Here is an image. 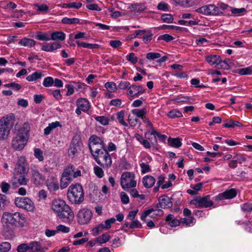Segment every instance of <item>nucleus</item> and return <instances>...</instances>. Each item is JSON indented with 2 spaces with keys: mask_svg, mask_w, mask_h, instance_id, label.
<instances>
[{
  "mask_svg": "<svg viewBox=\"0 0 252 252\" xmlns=\"http://www.w3.org/2000/svg\"><path fill=\"white\" fill-rule=\"evenodd\" d=\"M52 209L57 216L63 222L70 223L74 218L73 212L71 208L63 200H54Z\"/></svg>",
  "mask_w": 252,
  "mask_h": 252,
  "instance_id": "1",
  "label": "nucleus"
},
{
  "mask_svg": "<svg viewBox=\"0 0 252 252\" xmlns=\"http://www.w3.org/2000/svg\"><path fill=\"white\" fill-rule=\"evenodd\" d=\"M2 221L7 227H23L26 222V219L25 215L19 212H5L2 215Z\"/></svg>",
  "mask_w": 252,
  "mask_h": 252,
  "instance_id": "2",
  "label": "nucleus"
},
{
  "mask_svg": "<svg viewBox=\"0 0 252 252\" xmlns=\"http://www.w3.org/2000/svg\"><path fill=\"white\" fill-rule=\"evenodd\" d=\"M96 163L104 169H109L112 165V159L109 152L105 148L95 149L91 154Z\"/></svg>",
  "mask_w": 252,
  "mask_h": 252,
  "instance_id": "3",
  "label": "nucleus"
},
{
  "mask_svg": "<svg viewBox=\"0 0 252 252\" xmlns=\"http://www.w3.org/2000/svg\"><path fill=\"white\" fill-rule=\"evenodd\" d=\"M15 121V115L10 113L0 119V140L6 139Z\"/></svg>",
  "mask_w": 252,
  "mask_h": 252,
  "instance_id": "4",
  "label": "nucleus"
},
{
  "mask_svg": "<svg viewBox=\"0 0 252 252\" xmlns=\"http://www.w3.org/2000/svg\"><path fill=\"white\" fill-rule=\"evenodd\" d=\"M67 195L71 203L80 204L84 199L82 186L79 184L70 186L68 189Z\"/></svg>",
  "mask_w": 252,
  "mask_h": 252,
  "instance_id": "5",
  "label": "nucleus"
},
{
  "mask_svg": "<svg viewBox=\"0 0 252 252\" xmlns=\"http://www.w3.org/2000/svg\"><path fill=\"white\" fill-rule=\"evenodd\" d=\"M190 204L194 205L195 208H207L217 207L212 200L210 199V195H206L204 197H196L195 198L191 200Z\"/></svg>",
  "mask_w": 252,
  "mask_h": 252,
  "instance_id": "6",
  "label": "nucleus"
},
{
  "mask_svg": "<svg viewBox=\"0 0 252 252\" xmlns=\"http://www.w3.org/2000/svg\"><path fill=\"white\" fill-rule=\"evenodd\" d=\"M134 174L130 172H126L122 174L121 177V186L125 190L136 186V181L134 180Z\"/></svg>",
  "mask_w": 252,
  "mask_h": 252,
  "instance_id": "7",
  "label": "nucleus"
},
{
  "mask_svg": "<svg viewBox=\"0 0 252 252\" xmlns=\"http://www.w3.org/2000/svg\"><path fill=\"white\" fill-rule=\"evenodd\" d=\"M82 145L81 138L79 135H75L70 143L68 149V156L74 158L77 157L81 151V147Z\"/></svg>",
  "mask_w": 252,
  "mask_h": 252,
  "instance_id": "8",
  "label": "nucleus"
},
{
  "mask_svg": "<svg viewBox=\"0 0 252 252\" xmlns=\"http://www.w3.org/2000/svg\"><path fill=\"white\" fill-rule=\"evenodd\" d=\"M14 203L17 207L24 209L28 211H33L35 208L33 201L28 197H16L15 198Z\"/></svg>",
  "mask_w": 252,
  "mask_h": 252,
  "instance_id": "9",
  "label": "nucleus"
},
{
  "mask_svg": "<svg viewBox=\"0 0 252 252\" xmlns=\"http://www.w3.org/2000/svg\"><path fill=\"white\" fill-rule=\"evenodd\" d=\"M195 11L205 15H222L223 13L220 10L219 7L214 4H208L201 6Z\"/></svg>",
  "mask_w": 252,
  "mask_h": 252,
  "instance_id": "10",
  "label": "nucleus"
},
{
  "mask_svg": "<svg viewBox=\"0 0 252 252\" xmlns=\"http://www.w3.org/2000/svg\"><path fill=\"white\" fill-rule=\"evenodd\" d=\"M106 145L102 137L92 135L89 138V148L91 154L95 151V149L105 148Z\"/></svg>",
  "mask_w": 252,
  "mask_h": 252,
  "instance_id": "11",
  "label": "nucleus"
},
{
  "mask_svg": "<svg viewBox=\"0 0 252 252\" xmlns=\"http://www.w3.org/2000/svg\"><path fill=\"white\" fill-rule=\"evenodd\" d=\"M32 181L35 186L42 185L46 180L45 177L36 168H31Z\"/></svg>",
  "mask_w": 252,
  "mask_h": 252,
  "instance_id": "12",
  "label": "nucleus"
},
{
  "mask_svg": "<svg viewBox=\"0 0 252 252\" xmlns=\"http://www.w3.org/2000/svg\"><path fill=\"white\" fill-rule=\"evenodd\" d=\"M92 217V213L89 209H83L78 213V222L80 224H86L90 222Z\"/></svg>",
  "mask_w": 252,
  "mask_h": 252,
  "instance_id": "13",
  "label": "nucleus"
},
{
  "mask_svg": "<svg viewBox=\"0 0 252 252\" xmlns=\"http://www.w3.org/2000/svg\"><path fill=\"white\" fill-rule=\"evenodd\" d=\"M237 194V189H226L224 192L219 193L214 197L215 200H223L225 199H231L235 198Z\"/></svg>",
  "mask_w": 252,
  "mask_h": 252,
  "instance_id": "14",
  "label": "nucleus"
},
{
  "mask_svg": "<svg viewBox=\"0 0 252 252\" xmlns=\"http://www.w3.org/2000/svg\"><path fill=\"white\" fill-rule=\"evenodd\" d=\"M28 139L24 136L16 135L12 141V146L16 150H22L27 144Z\"/></svg>",
  "mask_w": 252,
  "mask_h": 252,
  "instance_id": "15",
  "label": "nucleus"
},
{
  "mask_svg": "<svg viewBox=\"0 0 252 252\" xmlns=\"http://www.w3.org/2000/svg\"><path fill=\"white\" fill-rule=\"evenodd\" d=\"M135 33L134 37L141 38L145 44L150 42L153 36L151 31H146V30H136L135 31Z\"/></svg>",
  "mask_w": 252,
  "mask_h": 252,
  "instance_id": "16",
  "label": "nucleus"
},
{
  "mask_svg": "<svg viewBox=\"0 0 252 252\" xmlns=\"http://www.w3.org/2000/svg\"><path fill=\"white\" fill-rule=\"evenodd\" d=\"M171 198L166 195H163L158 198V203L156 205L157 208L160 207L162 209L170 208L172 207L173 203Z\"/></svg>",
  "mask_w": 252,
  "mask_h": 252,
  "instance_id": "17",
  "label": "nucleus"
},
{
  "mask_svg": "<svg viewBox=\"0 0 252 252\" xmlns=\"http://www.w3.org/2000/svg\"><path fill=\"white\" fill-rule=\"evenodd\" d=\"M27 165L28 164L26 158L23 157H20L18 159L15 165V170L20 174H23L26 172Z\"/></svg>",
  "mask_w": 252,
  "mask_h": 252,
  "instance_id": "18",
  "label": "nucleus"
},
{
  "mask_svg": "<svg viewBox=\"0 0 252 252\" xmlns=\"http://www.w3.org/2000/svg\"><path fill=\"white\" fill-rule=\"evenodd\" d=\"M156 209L154 208H150L148 210H145L142 213L140 219L143 221H146V218L149 216L151 218H155L158 216H161L163 214V211L161 209H158L157 213H153L154 211H155Z\"/></svg>",
  "mask_w": 252,
  "mask_h": 252,
  "instance_id": "19",
  "label": "nucleus"
},
{
  "mask_svg": "<svg viewBox=\"0 0 252 252\" xmlns=\"http://www.w3.org/2000/svg\"><path fill=\"white\" fill-rule=\"evenodd\" d=\"M206 61L209 63L210 65H212L214 64H219L223 63L225 64L224 68H227L228 67V63L225 61H222L220 57L216 55H211L206 57Z\"/></svg>",
  "mask_w": 252,
  "mask_h": 252,
  "instance_id": "20",
  "label": "nucleus"
},
{
  "mask_svg": "<svg viewBox=\"0 0 252 252\" xmlns=\"http://www.w3.org/2000/svg\"><path fill=\"white\" fill-rule=\"evenodd\" d=\"M31 129L30 125L29 123L25 122L23 125L18 129L17 135L20 136H23L27 139H29L30 131Z\"/></svg>",
  "mask_w": 252,
  "mask_h": 252,
  "instance_id": "21",
  "label": "nucleus"
},
{
  "mask_svg": "<svg viewBox=\"0 0 252 252\" xmlns=\"http://www.w3.org/2000/svg\"><path fill=\"white\" fill-rule=\"evenodd\" d=\"M143 92L144 91L142 89V86L140 85H130L127 90V94L132 97L142 94Z\"/></svg>",
  "mask_w": 252,
  "mask_h": 252,
  "instance_id": "22",
  "label": "nucleus"
},
{
  "mask_svg": "<svg viewBox=\"0 0 252 252\" xmlns=\"http://www.w3.org/2000/svg\"><path fill=\"white\" fill-rule=\"evenodd\" d=\"M77 107L82 110V111L86 112L90 108V103L86 99L84 98H80L76 100Z\"/></svg>",
  "mask_w": 252,
  "mask_h": 252,
  "instance_id": "23",
  "label": "nucleus"
},
{
  "mask_svg": "<svg viewBox=\"0 0 252 252\" xmlns=\"http://www.w3.org/2000/svg\"><path fill=\"white\" fill-rule=\"evenodd\" d=\"M30 251L31 252H45L48 248L42 247L40 243L37 241H32L29 243Z\"/></svg>",
  "mask_w": 252,
  "mask_h": 252,
  "instance_id": "24",
  "label": "nucleus"
},
{
  "mask_svg": "<svg viewBox=\"0 0 252 252\" xmlns=\"http://www.w3.org/2000/svg\"><path fill=\"white\" fill-rule=\"evenodd\" d=\"M142 182L146 188H152L156 182V179L151 175H147L143 177Z\"/></svg>",
  "mask_w": 252,
  "mask_h": 252,
  "instance_id": "25",
  "label": "nucleus"
},
{
  "mask_svg": "<svg viewBox=\"0 0 252 252\" xmlns=\"http://www.w3.org/2000/svg\"><path fill=\"white\" fill-rule=\"evenodd\" d=\"M62 126V125H61L60 123L58 121H56L55 122H53L52 123H50L48 125V126H47L44 129V134L45 135H48L51 133L52 131L56 128L57 127H61Z\"/></svg>",
  "mask_w": 252,
  "mask_h": 252,
  "instance_id": "26",
  "label": "nucleus"
},
{
  "mask_svg": "<svg viewBox=\"0 0 252 252\" xmlns=\"http://www.w3.org/2000/svg\"><path fill=\"white\" fill-rule=\"evenodd\" d=\"M165 221L168 222L169 224L171 227H176L179 226L181 222V220H178L174 218V217L172 214H169L165 218Z\"/></svg>",
  "mask_w": 252,
  "mask_h": 252,
  "instance_id": "27",
  "label": "nucleus"
},
{
  "mask_svg": "<svg viewBox=\"0 0 252 252\" xmlns=\"http://www.w3.org/2000/svg\"><path fill=\"white\" fill-rule=\"evenodd\" d=\"M48 189L50 191H56L59 189V186L57 179L54 177H52L50 182L47 183Z\"/></svg>",
  "mask_w": 252,
  "mask_h": 252,
  "instance_id": "28",
  "label": "nucleus"
},
{
  "mask_svg": "<svg viewBox=\"0 0 252 252\" xmlns=\"http://www.w3.org/2000/svg\"><path fill=\"white\" fill-rule=\"evenodd\" d=\"M65 38V34L63 32H54L51 34V39L55 41H63Z\"/></svg>",
  "mask_w": 252,
  "mask_h": 252,
  "instance_id": "29",
  "label": "nucleus"
},
{
  "mask_svg": "<svg viewBox=\"0 0 252 252\" xmlns=\"http://www.w3.org/2000/svg\"><path fill=\"white\" fill-rule=\"evenodd\" d=\"M72 178L67 177L62 174L60 180V187L61 189L66 188L71 183Z\"/></svg>",
  "mask_w": 252,
  "mask_h": 252,
  "instance_id": "30",
  "label": "nucleus"
},
{
  "mask_svg": "<svg viewBox=\"0 0 252 252\" xmlns=\"http://www.w3.org/2000/svg\"><path fill=\"white\" fill-rule=\"evenodd\" d=\"M35 43L36 41L33 39L26 37L22 39L19 42V44L28 47H32L34 46L35 45Z\"/></svg>",
  "mask_w": 252,
  "mask_h": 252,
  "instance_id": "31",
  "label": "nucleus"
},
{
  "mask_svg": "<svg viewBox=\"0 0 252 252\" xmlns=\"http://www.w3.org/2000/svg\"><path fill=\"white\" fill-rule=\"evenodd\" d=\"M243 126L242 124L238 121L229 120L223 125V126L228 128H234L236 126L241 127Z\"/></svg>",
  "mask_w": 252,
  "mask_h": 252,
  "instance_id": "32",
  "label": "nucleus"
},
{
  "mask_svg": "<svg viewBox=\"0 0 252 252\" xmlns=\"http://www.w3.org/2000/svg\"><path fill=\"white\" fill-rule=\"evenodd\" d=\"M168 143L170 146L176 148H179L182 145L181 139L179 138H169L168 139Z\"/></svg>",
  "mask_w": 252,
  "mask_h": 252,
  "instance_id": "33",
  "label": "nucleus"
},
{
  "mask_svg": "<svg viewBox=\"0 0 252 252\" xmlns=\"http://www.w3.org/2000/svg\"><path fill=\"white\" fill-rule=\"evenodd\" d=\"M131 113L133 115L136 116L137 118H142L143 116H145L147 113V110L146 108H144L142 109H134L131 110Z\"/></svg>",
  "mask_w": 252,
  "mask_h": 252,
  "instance_id": "34",
  "label": "nucleus"
},
{
  "mask_svg": "<svg viewBox=\"0 0 252 252\" xmlns=\"http://www.w3.org/2000/svg\"><path fill=\"white\" fill-rule=\"evenodd\" d=\"M42 76V73L40 71H35L26 77V79L29 81H33L40 79Z\"/></svg>",
  "mask_w": 252,
  "mask_h": 252,
  "instance_id": "35",
  "label": "nucleus"
},
{
  "mask_svg": "<svg viewBox=\"0 0 252 252\" xmlns=\"http://www.w3.org/2000/svg\"><path fill=\"white\" fill-rule=\"evenodd\" d=\"M181 222L183 224L187 226H190L194 225L195 222V219L193 217L181 218Z\"/></svg>",
  "mask_w": 252,
  "mask_h": 252,
  "instance_id": "36",
  "label": "nucleus"
},
{
  "mask_svg": "<svg viewBox=\"0 0 252 252\" xmlns=\"http://www.w3.org/2000/svg\"><path fill=\"white\" fill-rule=\"evenodd\" d=\"M117 119L119 123L124 126H127L128 124L124 120L125 112L121 110L116 113Z\"/></svg>",
  "mask_w": 252,
  "mask_h": 252,
  "instance_id": "37",
  "label": "nucleus"
},
{
  "mask_svg": "<svg viewBox=\"0 0 252 252\" xmlns=\"http://www.w3.org/2000/svg\"><path fill=\"white\" fill-rule=\"evenodd\" d=\"M94 118L97 122L103 126H106L109 125L110 120L107 117L104 116H94Z\"/></svg>",
  "mask_w": 252,
  "mask_h": 252,
  "instance_id": "38",
  "label": "nucleus"
},
{
  "mask_svg": "<svg viewBox=\"0 0 252 252\" xmlns=\"http://www.w3.org/2000/svg\"><path fill=\"white\" fill-rule=\"evenodd\" d=\"M110 236L108 233H104L96 238V241L99 244H104L110 239Z\"/></svg>",
  "mask_w": 252,
  "mask_h": 252,
  "instance_id": "39",
  "label": "nucleus"
},
{
  "mask_svg": "<svg viewBox=\"0 0 252 252\" xmlns=\"http://www.w3.org/2000/svg\"><path fill=\"white\" fill-rule=\"evenodd\" d=\"M74 169H75V167L73 165H69L64 169L62 174L67 176V177L72 178V177H73Z\"/></svg>",
  "mask_w": 252,
  "mask_h": 252,
  "instance_id": "40",
  "label": "nucleus"
},
{
  "mask_svg": "<svg viewBox=\"0 0 252 252\" xmlns=\"http://www.w3.org/2000/svg\"><path fill=\"white\" fill-rule=\"evenodd\" d=\"M80 22L79 19L76 18H69L67 17H64L62 20V23L64 24H78Z\"/></svg>",
  "mask_w": 252,
  "mask_h": 252,
  "instance_id": "41",
  "label": "nucleus"
},
{
  "mask_svg": "<svg viewBox=\"0 0 252 252\" xmlns=\"http://www.w3.org/2000/svg\"><path fill=\"white\" fill-rule=\"evenodd\" d=\"M238 73L241 75L252 74V65L245 68L239 69Z\"/></svg>",
  "mask_w": 252,
  "mask_h": 252,
  "instance_id": "42",
  "label": "nucleus"
},
{
  "mask_svg": "<svg viewBox=\"0 0 252 252\" xmlns=\"http://www.w3.org/2000/svg\"><path fill=\"white\" fill-rule=\"evenodd\" d=\"M167 116L168 117H169L170 118L174 119L176 118L181 117L183 116V115H182V113L180 111H179L178 110L173 109V110H170L168 112Z\"/></svg>",
  "mask_w": 252,
  "mask_h": 252,
  "instance_id": "43",
  "label": "nucleus"
},
{
  "mask_svg": "<svg viewBox=\"0 0 252 252\" xmlns=\"http://www.w3.org/2000/svg\"><path fill=\"white\" fill-rule=\"evenodd\" d=\"M33 6L37 8V11L47 12L49 10V6L46 4L33 3Z\"/></svg>",
  "mask_w": 252,
  "mask_h": 252,
  "instance_id": "44",
  "label": "nucleus"
},
{
  "mask_svg": "<svg viewBox=\"0 0 252 252\" xmlns=\"http://www.w3.org/2000/svg\"><path fill=\"white\" fill-rule=\"evenodd\" d=\"M11 248V245L9 242H4L0 244V252H8Z\"/></svg>",
  "mask_w": 252,
  "mask_h": 252,
  "instance_id": "45",
  "label": "nucleus"
},
{
  "mask_svg": "<svg viewBox=\"0 0 252 252\" xmlns=\"http://www.w3.org/2000/svg\"><path fill=\"white\" fill-rule=\"evenodd\" d=\"M7 203V196L0 193V212L4 210Z\"/></svg>",
  "mask_w": 252,
  "mask_h": 252,
  "instance_id": "46",
  "label": "nucleus"
},
{
  "mask_svg": "<svg viewBox=\"0 0 252 252\" xmlns=\"http://www.w3.org/2000/svg\"><path fill=\"white\" fill-rule=\"evenodd\" d=\"M105 229L104 228L103 224L100 223L98 225L93 228L92 230V234L94 236H97L100 232L103 231Z\"/></svg>",
  "mask_w": 252,
  "mask_h": 252,
  "instance_id": "47",
  "label": "nucleus"
},
{
  "mask_svg": "<svg viewBox=\"0 0 252 252\" xmlns=\"http://www.w3.org/2000/svg\"><path fill=\"white\" fill-rule=\"evenodd\" d=\"M36 38L39 40L41 41H49L51 39V37H50L48 34L46 32L42 33L41 32H38L36 35Z\"/></svg>",
  "mask_w": 252,
  "mask_h": 252,
  "instance_id": "48",
  "label": "nucleus"
},
{
  "mask_svg": "<svg viewBox=\"0 0 252 252\" xmlns=\"http://www.w3.org/2000/svg\"><path fill=\"white\" fill-rule=\"evenodd\" d=\"M102 168H103L102 167H99L97 165L94 167V174L97 177L99 178H101L104 176V171Z\"/></svg>",
  "mask_w": 252,
  "mask_h": 252,
  "instance_id": "49",
  "label": "nucleus"
},
{
  "mask_svg": "<svg viewBox=\"0 0 252 252\" xmlns=\"http://www.w3.org/2000/svg\"><path fill=\"white\" fill-rule=\"evenodd\" d=\"M105 87L110 92H114L117 90L116 85L114 82H106L105 84Z\"/></svg>",
  "mask_w": 252,
  "mask_h": 252,
  "instance_id": "50",
  "label": "nucleus"
},
{
  "mask_svg": "<svg viewBox=\"0 0 252 252\" xmlns=\"http://www.w3.org/2000/svg\"><path fill=\"white\" fill-rule=\"evenodd\" d=\"M150 134L151 135H153L155 136V141L156 142H157L156 136H157L161 141H164L167 138V136L165 135L161 134L159 132H157L156 130L151 131V133H150Z\"/></svg>",
  "mask_w": 252,
  "mask_h": 252,
  "instance_id": "51",
  "label": "nucleus"
},
{
  "mask_svg": "<svg viewBox=\"0 0 252 252\" xmlns=\"http://www.w3.org/2000/svg\"><path fill=\"white\" fill-rule=\"evenodd\" d=\"M17 252H26L30 251L29 244L23 243L18 246L17 247Z\"/></svg>",
  "mask_w": 252,
  "mask_h": 252,
  "instance_id": "52",
  "label": "nucleus"
},
{
  "mask_svg": "<svg viewBox=\"0 0 252 252\" xmlns=\"http://www.w3.org/2000/svg\"><path fill=\"white\" fill-rule=\"evenodd\" d=\"M4 87L5 88H11L14 91H18L21 89V85L15 82L5 84L4 85Z\"/></svg>",
  "mask_w": 252,
  "mask_h": 252,
  "instance_id": "53",
  "label": "nucleus"
},
{
  "mask_svg": "<svg viewBox=\"0 0 252 252\" xmlns=\"http://www.w3.org/2000/svg\"><path fill=\"white\" fill-rule=\"evenodd\" d=\"M126 60L132 64H135L138 61V58L133 52L130 53L126 56Z\"/></svg>",
  "mask_w": 252,
  "mask_h": 252,
  "instance_id": "54",
  "label": "nucleus"
},
{
  "mask_svg": "<svg viewBox=\"0 0 252 252\" xmlns=\"http://www.w3.org/2000/svg\"><path fill=\"white\" fill-rule=\"evenodd\" d=\"M34 155L39 161H42L44 159L42 151L39 148H36L34 150Z\"/></svg>",
  "mask_w": 252,
  "mask_h": 252,
  "instance_id": "55",
  "label": "nucleus"
},
{
  "mask_svg": "<svg viewBox=\"0 0 252 252\" xmlns=\"http://www.w3.org/2000/svg\"><path fill=\"white\" fill-rule=\"evenodd\" d=\"M161 19L165 23H171L173 21V17L171 14H164L161 16Z\"/></svg>",
  "mask_w": 252,
  "mask_h": 252,
  "instance_id": "56",
  "label": "nucleus"
},
{
  "mask_svg": "<svg viewBox=\"0 0 252 252\" xmlns=\"http://www.w3.org/2000/svg\"><path fill=\"white\" fill-rule=\"evenodd\" d=\"M116 219L114 218L106 220L103 224L104 228L106 230L109 229L111 227V224L114 223Z\"/></svg>",
  "mask_w": 252,
  "mask_h": 252,
  "instance_id": "57",
  "label": "nucleus"
},
{
  "mask_svg": "<svg viewBox=\"0 0 252 252\" xmlns=\"http://www.w3.org/2000/svg\"><path fill=\"white\" fill-rule=\"evenodd\" d=\"M54 83V79L52 77H47L45 78L43 82V85L46 87L52 86Z\"/></svg>",
  "mask_w": 252,
  "mask_h": 252,
  "instance_id": "58",
  "label": "nucleus"
},
{
  "mask_svg": "<svg viewBox=\"0 0 252 252\" xmlns=\"http://www.w3.org/2000/svg\"><path fill=\"white\" fill-rule=\"evenodd\" d=\"M140 166L141 168V173L143 174H145L151 171L148 163L147 162H142L140 164Z\"/></svg>",
  "mask_w": 252,
  "mask_h": 252,
  "instance_id": "59",
  "label": "nucleus"
},
{
  "mask_svg": "<svg viewBox=\"0 0 252 252\" xmlns=\"http://www.w3.org/2000/svg\"><path fill=\"white\" fill-rule=\"evenodd\" d=\"M160 56V54L158 53L150 52L147 54L146 58L149 60H153L159 58Z\"/></svg>",
  "mask_w": 252,
  "mask_h": 252,
  "instance_id": "60",
  "label": "nucleus"
},
{
  "mask_svg": "<svg viewBox=\"0 0 252 252\" xmlns=\"http://www.w3.org/2000/svg\"><path fill=\"white\" fill-rule=\"evenodd\" d=\"M190 98L187 96H178L175 99L176 102H185L187 103L190 101Z\"/></svg>",
  "mask_w": 252,
  "mask_h": 252,
  "instance_id": "61",
  "label": "nucleus"
},
{
  "mask_svg": "<svg viewBox=\"0 0 252 252\" xmlns=\"http://www.w3.org/2000/svg\"><path fill=\"white\" fill-rule=\"evenodd\" d=\"M174 39V38L172 36L168 34H164L160 35L158 38V40H162L166 42H169L170 41L173 40Z\"/></svg>",
  "mask_w": 252,
  "mask_h": 252,
  "instance_id": "62",
  "label": "nucleus"
},
{
  "mask_svg": "<svg viewBox=\"0 0 252 252\" xmlns=\"http://www.w3.org/2000/svg\"><path fill=\"white\" fill-rule=\"evenodd\" d=\"M131 6L134 10L137 11H142L146 9L145 6L142 3H134Z\"/></svg>",
  "mask_w": 252,
  "mask_h": 252,
  "instance_id": "63",
  "label": "nucleus"
},
{
  "mask_svg": "<svg viewBox=\"0 0 252 252\" xmlns=\"http://www.w3.org/2000/svg\"><path fill=\"white\" fill-rule=\"evenodd\" d=\"M242 210L245 212H250L252 211V204L244 203L241 206Z\"/></svg>",
  "mask_w": 252,
  "mask_h": 252,
  "instance_id": "64",
  "label": "nucleus"
}]
</instances>
